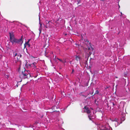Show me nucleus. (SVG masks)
<instances>
[{"mask_svg":"<svg viewBox=\"0 0 130 130\" xmlns=\"http://www.w3.org/2000/svg\"><path fill=\"white\" fill-rule=\"evenodd\" d=\"M93 110L92 109L88 108L87 106H85L83 109L82 111L83 112H87L88 114V117L90 120H92V119H94L95 117L93 111L92 113Z\"/></svg>","mask_w":130,"mask_h":130,"instance_id":"f257e3e1","label":"nucleus"},{"mask_svg":"<svg viewBox=\"0 0 130 130\" xmlns=\"http://www.w3.org/2000/svg\"><path fill=\"white\" fill-rule=\"evenodd\" d=\"M97 128L98 130H112V128L107 124L105 125L98 124L97 125Z\"/></svg>","mask_w":130,"mask_h":130,"instance_id":"f03ea898","label":"nucleus"},{"mask_svg":"<svg viewBox=\"0 0 130 130\" xmlns=\"http://www.w3.org/2000/svg\"><path fill=\"white\" fill-rule=\"evenodd\" d=\"M9 34L10 41L12 43L14 42L17 43H22V39H15L14 37V35L12 32H10Z\"/></svg>","mask_w":130,"mask_h":130,"instance_id":"7ed1b4c3","label":"nucleus"},{"mask_svg":"<svg viewBox=\"0 0 130 130\" xmlns=\"http://www.w3.org/2000/svg\"><path fill=\"white\" fill-rule=\"evenodd\" d=\"M29 71H25L24 72H22L20 75V77L21 78L25 79L27 78L28 76H30Z\"/></svg>","mask_w":130,"mask_h":130,"instance_id":"20e7f679","label":"nucleus"},{"mask_svg":"<svg viewBox=\"0 0 130 130\" xmlns=\"http://www.w3.org/2000/svg\"><path fill=\"white\" fill-rule=\"evenodd\" d=\"M111 121L113 122V123L115 124V127H117L119 125L118 120L117 118H114L112 119Z\"/></svg>","mask_w":130,"mask_h":130,"instance_id":"39448f33","label":"nucleus"},{"mask_svg":"<svg viewBox=\"0 0 130 130\" xmlns=\"http://www.w3.org/2000/svg\"><path fill=\"white\" fill-rule=\"evenodd\" d=\"M36 62H34L32 64H29V65L31 67H32L34 69H36Z\"/></svg>","mask_w":130,"mask_h":130,"instance_id":"423d86ee","label":"nucleus"},{"mask_svg":"<svg viewBox=\"0 0 130 130\" xmlns=\"http://www.w3.org/2000/svg\"><path fill=\"white\" fill-rule=\"evenodd\" d=\"M17 56V60H18L21 57L22 55L20 53H18V55Z\"/></svg>","mask_w":130,"mask_h":130,"instance_id":"0eeeda50","label":"nucleus"},{"mask_svg":"<svg viewBox=\"0 0 130 130\" xmlns=\"http://www.w3.org/2000/svg\"><path fill=\"white\" fill-rule=\"evenodd\" d=\"M39 24H40V26L39 28V30L40 31V34L41 33V29H42V24H41L40 21H39Z\"/></svg>","mask_w":130,"mask_h":130,"instance_id":"6e6552de","label":"nucleus"},{"mask_svg":"<svg viewBox=\"0 0 130 130\" xmlns=\"http://www.w3.org/2000/svg\"><path fill=\"white\" fill-rule=\"evenodd\" d=\"M29 40L28 41H27V42L25 44V45L26 46H27L28 47H30V45L29 44Z\"/></svg>","mask_w":130,"mask_h":130,"instance_id":"1a4fd4ad","label":"nucleus"},{"mask_svg":"<svg viewBox=\"0 0 130 130\" xmlns=\"http://www.w3.org/2000/svg\"><path fill=\"white\" fill-rule=\"evenodd\" d=\"M18 53H16L15 52L13 53V56L15 57V59L16 58L15 57L18 55Z\"/></svg>","mask_w":130,"mask_h":130,"instance_id":"9d476101","label":"nucleus"},{"mask_svg":"<svg viewBox=\"0 0 130 130\" xmlns=\"http://www.w3.org/2000/svg\"><path fill=\"white\" fill-rule=\"evenodd\" d=\"M75 59L76 60H77V61L79 60V59H80L79 57L78 56H76V57Z\"/></svg>","mask_w":130,"mask_h":130,"instance_id":"9b49d317","label":"nucleus"},{"mask_svg":"<svg viewBox=\"0 0 130 130\" xmlns=\"http://www.w3.org/2000/svg\"><path fill=\"white\" fill-rule=\"evenodd\" d=\"M45 27L46 28H48V27H49V24H47V25L46 26H45Z\"/></svg>","mask_w":130,"mask_h":130,"instance_id":"f8f14e48","label":"nucleus"},{"mask_svg":"<svg viewBox=\"0 0 130 130\" xmlns=\"http://www.w3.org/2000/svg\"><path fill=\"white\" fill-rule=\"evenodd\" d=\"M58 60H59L61 62H64L61 59H58Z\"/></svg>","mask_w":130,"mask_h":130,"instance_id":"ddd939ff","label":"nucleus"},{"mask_svg":"<svg viewBox=\"0 0 130 130\" xmlns=\"http://www.w3.org/2000/svg\"><path fill=\"white\" fill-rule=\"evenodd\" d=\"M75 45H76V47H77V46H79V45H78L77 44V43H76L75 44Z\"/></svg>","mask_w":130,"mask_h":130,"instance_id":"4468645a","label":"nucleus"},{"mask_svg":"<svg viewBox=\"0 0 130 130\" xmlns=\"http://www.w3.org/2000/svg\"><path fill=\"white\" fill-rule=\"evenodd\" d=\"M47 22L48 24H49V23L50 22V21L48 22L47 21V22H46V23H47Z\"/></svg>","mask_w":130,"mask_h":130,"instance_id":"2eb2a0df","label":"nucleus"},{"mask_svg":"<svg viewBox=\"0 0 130 130\" xmlns=\"http://www.w3.org/2000/svg\"><path fill=\"white\" fill-rule=\"evenodd\" d=\"M74 71V70H72V73Z\"/></svg>","mask_w":130,"mask_h":130,"instance_id":"dca6fc26","label":"nucleus"},{"mask_svg":"<svg viewBox=\"0 0 130 130\" xmlns=\"http://www.w3.org/2000/svg\"><path fill=\"white\" fill-rule=\"evenodd\" d=\"M101 0V1H104L105 0Z\"/></svg>","mask_w":130,"mask_h":130,"instance_id":"f3484780","label":"nucleus"},{"mask_svg":"<svg viewBox=\"0 0 130 130\" xmlns=\"http://www.w3.org/2000/svg\"><path fill=\"white\" fill-rule=\"evenodd\" d=\"M40 20V18H39V20Z\"/></svg>","mask_w":130,"mask_h":130,"instance_id":"a211bd4d","label":"nucleus"},{"mask_svg":"<svg viewBox=\"0 0 130 130\" xmlns=\"http://www.w3.org/2000/svg\"><path fill=\"white\" fill-rule=\"evenodd\" d=\"M123 118L124 119H124V118Z\"/></svg>","mask_w":130,"mask_h":130,"instance_id":"6ab92c4d","label":"nucleus"}]
</instances>
